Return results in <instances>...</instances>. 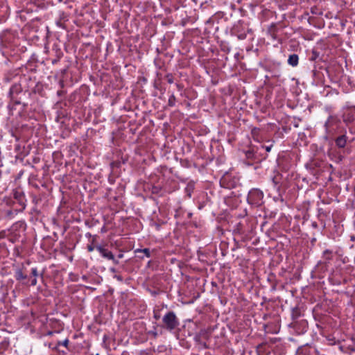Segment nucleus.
Listing matches in <instances>:
<instances>
[{
    "label": "nucleus",
    "mask_w": 355,
    "mask_h": 355,
    "mask_svg": "<svg viewBox=\"0 0 355 355\" xmlns=\"http://www.w3.org/2000/svg\"><path fill=\"white\" fill-rule=\"evenodd\" d=\"M270 149H271V146H268V147H266V150H267V151H270Z\"/></svg>",
    "instance_id": "9"
},
{
    "label": "nucleus",
    "mask_w": 355,
    "mask_h": 355,
    "mask_svg": "<svg viewBox=\"0 0 355 355\" xmlns=\"http://www.w3.org/2000/svg\"><path fill=\"white\" fill-rule=\"evenodd\" d=\"M336 144L339 147H344L346 144V140L344 137H340L336 139Z\"/></svg>",
    "instance_id": "4"
},
{
    "label": "nucleus",
    "mask_w": 355,
    "mask_h": 355,
    "mask_svg": "<svg viewBox=\"0 0 355 355\" xmlns=\"http://www.w3.org/2000/svg\"><path fill=\"white\" fill-rule=\"evenodd\" d=\"M163 322L165 327L169 329H173L178 324L175 315L172 312H169L164 315Z\"/></svg>",
    "instance_id": "1"
},
{
    "label": "nucleus",
    "mask_w": 355,
    "mask_h": 355,
    "mask_svg": "<svg viewBox=\"0 0 355 355\" xmlns=\"http://www.w3.org/2000/svg\"><path fill=\"white\" fill-rule=\"evenodd\" d=\"M288 62L289 64L295 67L298 64V56L295 54L289 56Z\"/></svg>",
    "instance_id": "3"
},
{
    "label": "nucleus",
    "mask_w": 355,
    "mask_h": 355,
    "mask_svg": "<svg viewBox=\"0 0 355 355\" xmlns=\"http://www.w3.org/2000/svg\"><path fill=\"white\" fill-rule=\"evenodd\" d=\"M98 250L99 251L100 254L105 258H107L108 259H114V256L113 254H112L111 252L101 248V247H98L97 248Z\"/></svg>",
    "instance_id": "2"
},
{
    "label": "nucleus",
    "mask_w": 355,
    "mask_h": 355,
    "mask_svg": "<svg viewBox=\"0 0 355 355\" xmlns=\"http://www.w3.org/2000/svg\"><path fill=\"white\" fill-rule=\"evenodd\" d=\"M32 272H33V275L34 276H37V270H36V269H35V268H34V269H33V270H32Z\"/></svg>",
    "instance_id": "7"
},
{
    "label": "nucleus",
    "mask_w": 355,
    "mask_h": 355,
    "mask_svg": "<svg viewBox=\"0 0 355 355\" xmlns=\"http://www.w3.org/2000/svg\"><path fill=\"white\" fill-rule=\"evenodd\" d=\"M93 250V248L92 247H89V251H92Z\"/></svg>",
    "instance_id": "10"
},
{
    "label": "nucleus",
    "mask_w": 355,
    "mask_h": 355,
    "mask_svg": "<svg viewBox=\"0 0 355 355\" xmlns=\"http://www.w3.org/2000/svg\"><path fill=\"white\" fill-rule=\"evenodd\" d=\"M144 252L145 253V254L147 256V257H149L150 256V252H149V250L148 249H144Z\"/></svg>",
    "instance_id": "6"
},
{
    "label": "nucleus",
    "mask_w": 355,
    "mask_h": 355,
    "mask_svg": "<svg viewBox=\"0 0 355 355\" xmlns=\"http://www.w3.org/2000/svg\"><path fill=\"white\" fill-rule=\"evenodd\" d=\"M37 283V279L35 278L33 281H32V284L33 285H35Z\"/></svg>",
    "instance_id": "8"
},
{
    "label": "nucleus",
    "mask_w": 355,
    "mask_h": 355,
    "mask_svg": "<svg viewBox=\"0 0 355 355\" xmlns=\"http://www.w3.org/2000/svg\"><path fill=\"white\" fill-rule=\"evenodd\" d=\"M16 277L17 279H24L26 278V276H24L21 270H19L16 273Z\"/></svg>",
    "instance_id": "5"
}]
</instances>
